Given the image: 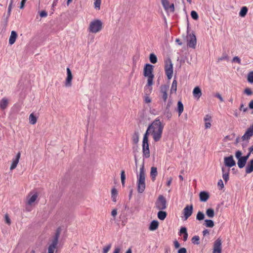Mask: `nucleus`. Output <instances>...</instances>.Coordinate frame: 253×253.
<instances>
[{
  "label": "nucleus",
  "mask_w": 253,
  "mask_h": 253,
  "mask_svg": "<svg viewBox=\"0 0 253 253\" xmlns=\"http://www.w3.org/2000/svg\"><path fill=\"white\" fill-rule=\"evenodd\" d=\"M150 126L151 127V135L153 136L154 141H159L162 136L164 125L162 124L160 119L157 118L150 125Z\"/></svg>",
  "instance_id": "obj_1"
},
{
  "label": "nucleus",
  "mask_w": 253,
  "mask_h": 253,
  "mask_svg": "<svg viewBox=\"0 0 253 253\" xmlns=\"http://www.w3.org/2000/svg\"><path fill=\"white\" fill-rule=\"evenodd\" d=\"M154 66L150 64H145L144 67L143 75L148 78L147 83L145 87V89L146 90L147 88L149 89V92L150 93L152 89L151 86L153 84V79L154 75L153 74L154 70Z\"/></svg>",
  "instance_id": "obj_2"
},
{
  "label": "nucleus",
  "mask_w": 253,
  "mask_h": 253,
  "mask_svg": "<svg viewBox=\"0 0 253 253\" xmlns=\"http://www.w3.org/2000/svg\"><path fill=\"white\" fill-rule=\"evenodd\" d=\"M145 177L146 174L143 164L140 169L139 173L137 175V188L139 193H142L145 189Z\"/></svg>",
  "instance_id": "obj_3"
},
{
  "label": "nucleus",
  "mask_w": 253,
  "mask_h": 253,
  "mask_svg": "<svg viewBox=\"0 0 253 253\" xmlns=\"http://www.w3.org/2000/svg\"><path fill=\"white\" fill-rule=\"evenodd\" d=\"M103 28V23L99 19H95L90 22L88 30L90 33H97Z\"/></svg>",
  "instance_id": "obj_4"
},
{
  "label": "nucleus",
  "mask_w": 253,
  "mask_h": 253,
  "mask_svg": "<svg viewBox=\"0 0 253 253\" xmlns=\"http://www.w3.org/2000/svg\"><path fill=\"white\" fill-rule=\"evenodd\" d=\"M61 233V229L58 228L56 231L55 235L52 241L51 244L49 246L48 248L47 253H54V251L57 248V246L58 243V240Z\"/></svg>",
  "instance_id": "obj_5"
},
{
  "label": "nucleus",
  "mask_w": 253,
  "mask_h": 253,
  "mask_svg": "<svg viewBox=\"0 0 253 253\" xmlns=\"http://www.w3.org/2000/svg\"><path fill=\"white\" fill-rule=\"evenodd\" d=\"M165 70L166 74L169 80L171 79L173 75V64L170 58L165 61Z\"/></svg>",
  "instance_id": "obj_6"
},
{
  "label": "nucleus",
  "mask_w": 253,
  "mask_h": 253,
  "mask_svg": "<svg viewBox=\"0 0 253 253\" xmlns=\"http://www.w3.org/2000/svg\"><path fill=\"white\" fill-rule=\"evenodd\" d=\"M155 207L159 210H164L167 208V201L163 195L158 196L155 202Z\"/></svg>",
  "instance_id": "obj_7"
},
{
  "label": "nucleus",
  "mask_w": 253,
  "mask_h": 253,
  "mask_svg": "<svg viewBox=\"0 0 253 253\" xmlns=\"http://www.w3.org/2000/svg\"><path fill=\"white\" fill-rule=\"evenodd\" d=\"M169 88V85L167 84H162L160 87V97L164 102H166L168 98V91Z\"/></svg>",
  "instance_id": "obj_8"
},
{
  "label": "nucleus",
  "mask_w": 253,
  "mask_h": 253,
  "mask_svg": "<svg viewBox=\"0 0 253 253\" xmlns=\"http://www.w3.org/2000/svg\"><path fill=\"white\" fill-rule=\"evenodd\" d=\"M213 253H221L222 241L219 238L217 239L213 243Z\"/></svg>",
  "instance_id": "obj_9"
},
{
  "label": "nucleus",
  "mask_w": 253,
  "mask_h": 253,
  "mask_svg": "<svg viewBox=\"0 0 253 253\" xmlns=\"http://www.w3.org/2000/svg\"><path fill=\"white\" fill-rule=\"evenodd\" d=\"M142 151L143 156L145 158L150 157V150L148 140H144L142 141Z\"/></svg>",
  "instance_id": "obj_10"
},
{
  "label": "nucleus",
  "mask_w": 253,
  "mask_h": 253,
  "mask_svg": "<svg viewBox=\"0 0 253 253\" xmlns=\"http://www.w3.org/2000/svg\"><path fill=\"white\" fill-rule=\"evenodd\" d=\"M193 211V206L192 204L186 206L183 210L184 220H187L192 214Z\"/></svg>",
  "instance_id": "obj_11"
},
{
  "label": "nucleus",
  "mask_w": 253,
  "mask_h": 253,
  "mask_svg": "<svg viewBox=\"0 0 253 253\" xmlns=\"http://www.w3.org/2000/svg\"><path fill=\"white\" fill-rule=\"evenodd\" d=\"M253 136V125L250 126L247 130L245 134L242 136L241 139L242 141H249L251 137Z\"/></svg>",
  "instance_id": "obj_12"
},
{
  "label": "nucleus",
  "mask_w": 253,
  "mask_h": 253,
  "mask_svg": "<svg viewBox=\"0 0 253 253\" xmlns=\"http://www.w3.org/2000/svg\"><path fill=\"white\" fill-rule=\"evenodd\" d=\"M197 44V40L194 34H190L187 40V46L189 47L195 49Z\"/></svg>",
  "instance_id": "obj_13"
},
{
  "label": "nucleus",
  "mask_w": 253,
  "mask_h": 253,
  "mask_svg": "<svg viewBox=\"0 0 253 253\" xmlns=\"http://www.w3.org/2000/svg\"><path fill=\"white\" fill-rule=\"evenodd\" d=\"M224 165L228 168H231L236 165V162L234 160L233 156L232 155L224 157Z\"/></svg>",
  "instance_id": "obj_14"
},
{
  "label": "nucleus",
  "mask_w": 253,
  "mask_h": 253,
  "mask_svg": "<svg viewBox=\"0 0 253 253\" xmlns=\"http://www.w3.org/2000/svg\"><path fill=\"white\" fill-rule=\"evenodd\" d=\"M67 78L65 82V86L66 87H71L72 86V80L73 79V76L70 68H67Z\"/></svg>",
  "instance_id": "obj_15"
},
{
  "label": "nucleus",
  "mask_w": 253,
  "mask_h": 253,
  "mask_svg": "<svg viewBox=\"0 0 253 253\" xmlns=\"http://www.w3.org/2000/svg\"><path fill=\"white\" fill-rule=\"evenodd\" d=\"M38 197V194L37 193H35L32 195H31V193H30L27 197V204L29 205H32L36 201Z\"/></svg>",
  "instance_id": "obj_16"
},
{
  "label": "nucleus",
  "mask_w": 253,
  "mask_h": 253,
  "mask_svg": "<svg viewBox=\"0 0 253 253\" xmlns=\"http://www.w3.org/2000/svg\"><path fill=\"white\" fill-rule=\"evenodd\" d=\"M20 156H21L20 153L18 152L17 154L16 157L13 159L12 164H11L10 168V170H13L16 168V167H17V165L19 162V159L20 158Z\"/></svg>",
  "instance_id": "obj_17"
},
{
  "label": "nucleus",
  "mask_w": 253,
  "mask_h": 253,
  "mask_svg": "<svg viewBox=\"0 0 253 253\" xmlns=\"http://www.w3.org/2000/svg\"><path fill=\"white\" fill-rule=\"evenodd\" d=\"M199 198L201 202H205L209 199L210 195L207 192L202 191L199 194Z\"/></svg>",
  "instance_id": "obj_18"
},
{
  "label": "nucleus",
  "mask_w": 253,
  "mask_h": 253,
  "mask_svg": "<svg viewBox=\"0 0 253 253\" xmlns=\"http://www.w3.org/2000/svg\"><path fill=\"white\" fill-rule=\"evenodd\" d=\"M159 222L157 220H154L150 224L149 229L150 231H155L157 230L159 226Z\"/></svg>",
  "instance_id": "obj_19"
},
{
  "label": "nucleus",
  "mask_w": 253,
  "mask_h": 253,
  "mask_svg": "<svg viewBox=\"0 0 253 253\" xmlns=\"http://www.w3.org/2000/svg\"><path fill=\"white\" fill-rule=\"evenodd\" d=\"M253 171V159H251L246 167V173H250Z\"/></svg>",
  "instance_id": "obj_20"
},
{
  "label": "nucleus",
  "mask_w": 253,
  "mask_h": 253,
  "mask_svg": "<svg viewBox=\"0 0 253 253\" xmlns=\"http://www.w3.org/2000/svg\"><path fill=\"white\" fill-rule=\"evenodd\" d=\"M17 34L16 32L14 31H12L11 32V35H10V38L9 39V43L10 45L13 44L15 42L16 39L17 38Z\"/></svg>",
  "instance_id": "obj_21"
},
{
  "label": "nucleus",
  "mask_w": 253,
  "mask_h": 253,
  "mask_svg": "<svg viewBox=\"0 0 253 253\" xmlns=\"http://www.w3.org/2000/svg\"><path fill=\"white\" fill-rule=\"evenodd\" d=\"M193 96L199 99L202 95V92L200 88L198 86L195 87L193 91Z\"/></svg>",
  "instance_id": "obj_22"
},
{
  "label": "nucleus",
  "mask_w": 253,
  "mask_h": 253,
  "mask_svg": "<svg viewBox=\"0 0 253 253\" xmlns=\"http://www.w3.org/2000/svg\"><path fill=\"white\" fill-rule=\"evenodd\" d=\"M8 101L6 98H3L0 101V108L1 110H4L8 105Z\"/></svg>",
  "instance_id": "obj_23"
},
{
  "label": "nucleus",
  "mask_w": 253,
  "mask_h": 253,
  "mask_svg": "<svg viewBox=\"0 0 253 253\" xmlns=\"http://www.w3.org/2000/svg\"><path fill=\"white\" fill-rule=\"evenodd\" d=\"M158 174L157 169L156 167H152L151 168L150 176L152 177V180L154 181L156 179V177Z\"/></svg>",
  "instance_id": "obj_24"
},
{
  "label": "nucleus",
  "mask_w": 253,
  "mask_h": 253,
  "mask_svg": "<svg viewBox=\"0 0 253 253\" xmlns=\"http://www.w3.org/2000/svg\"><path fill=\"white\" fill-rule=\"evenodd\" d=\"M184 110V106L181 101H178L177 102V111L178 113V116H180Z\"/></svg>",
  "instance_id": "obj_25"
},
{
  "label": "nucleus",
  "mask_w": 253,
  "mask_h": 253,
  "mask_svg": "<svg viewBox=\"0 0 253 253\" xmlns=\"http://www.w3.org/2000/svg\"><path fill=\"white\" fill-rule=\"evenodd\" d=\"M246 163V160H245V159L243 157L238 159V166L240 169L243 168L245 166Z\"/></svg>",
  "instance_id": "obj_26"
},
{
  "label": "nucleus",
  "mask_w": 253,
  "mask_h": 253,
  "mask_svg": "<svg viewBox=\"0 0 253 253\" xmlns=\"http://www.w3.org/2000/svg\"><path fill=\"white\" fill-rule=\"evenodd\" d=\"M167 215V212L165 211H163V210H160V211L158 212V217L161 220H164L166 218Z\"/></svg>",
  "instance_id": "obj_27"
},
{
  "label": "nucleus",
  "mask_w": 253,
  "mask_h": 253,
  "mask_svg": "<svg viewBox=\"0 0 253 253\" xmlns=\"http://www.w3.org/2000/svg\"><path fill=\"white\" fill-rule=\"evenodd\" d=\"M132 139L133 143L135 144L138 143L139 140V132L138 131H134L132 136Z\"/></svg>",
  "instance_id": "obj_28"
},
{
  "label": "nucleus",
  "mask_w": 253,
  "mask_h": 253,
  "mask_svg": "<svg viewBox=\"0 0 253 253\" xmlns=\"http://www.w3.org/2000/svg\"><path fill=\"white\" fill-rule=\"evenodd\" d=\"M118 196V191L115 188H114L111 190V198L114 202L117 201V197Z\"/></svg>",
  "instance_id": "obj_29"
},
{
  "label": "nucleus",
  "mask_w": 253,
  "mask_h": 253,
  "mask_svg": "<svg viewBox=\"0 0 253 253\" xmlns=\"http://www.w3.org/2000/svg\"><path fill=\"white\" fill-rule=\"evenodd\" d=\"M177 81L175 80H174L172 82L171 88H170V93H172L173 92L176 93L177 91Z\"/></svg>",
  "instance_id": "obj_30"
},
{
  "label": "nucleus",
  "mask_w": 253,
  "mask_h": 253,
  "mask_svg": "<svg viewBox=\"0 0 253 253\" xmlns=\"http://www.w3.org/2000/svg\"><path fill=\"white\" fill-rule=\"evenodd\" d=\"M248 9L246 6H243L241 8V10L239 12L240 16L244 17L248 12Z\"/></svg>",
  "instance_id": "obj_31"
},
{
  "label": "nucleus",
  "mask_w": 253,
  "mask_h": 253,
  "mask_svg": "<svg viewBox=\"0 0 253 253\" xmlns=\"http://www.w3.org/2000/svg\"><path fill=\"white\" fill-rule=\"evenodd\" d=\"M206 214L209 218H213L214 216V210L211 208L208 209L206 210Z\"/></svg>",
  "instance_id": "obj_32"
},
{
  "label": "nucleus",
  "mask_w": 253,
  "mask_h": 253,
  "mask_svg": "<svg viewBox=\"0 0 253 253\" xmlns=\"http://www.w3.org/2000/svg\"><path fill=\"white\" fill-rule=\"evenodd\" d=\"M150 134H151V127L149 125L147 129L146 132L144 134L143 140H148V135Z\"/></svg>",
  "instance_id": "obj_33"
},
{
  "label": "nucleus",
  "mask_w": 253,
  "mask_h": 253,
  "mask_svg": "<svg viewBox=\"0 0 253 253\" xmlns=\"http://www.w3.org/2000/svg\"><path fill=\"white\" fill-rule=\"evenodd\" d=\"M150 61L153 63L155 64L157 62V57L154 53H151L149 56Z\"/></svg>",
  "instance_id": "obj_34"
},
{
  "label": "nucleus",
  "mask_w": 253,
  "mask_h": 253,
  "mask_svg": "<svg viewBox=\"0 0 253 253\" xmlns=\"http://www.w3.org/2000/svg\"><path fill=\"white\" fill-rule=\"evenodd\" d=\"M37 119L36 116L33 113L31 114L29 116V122L31 125H35L37 122Z\"/></svg>",
  "instance_id": "obj_35"
},
{
  "label": "nucleus",
  "mask_w": 253,
  "mask_h": 253,
  "mask_svg": "<svg viewBox=\"0 0 253 253\" xmlns=\"http://www.w3.org/2000/svg\"><path fill=\"white\" fill-rule=\"evenodd\" d=\"M204 213L201 211H199L196 215V219L199 221L202 220L205 218Z\"/></svg>",
  "instance_id": "obj_36"
},
{
  "label": "nucleus",
  "mask_w": 253,
  "mask_h": 253,
  "mask_svg": "<svg viewBox=\"0 0 253 253\" xmlns=\"http://www.w3.org/2000/svg\"><path fill=\"white\" fill-rule=\"evenodd\" d=\"M205 225L207 227L212 228L214 226V222L211 219H206L205 220Z\"/></svg>",
  "instance_id": "obj_37"
},
{
  "label": "nucleus",
  "mask_w": 253,
  "mask_h": 253,
  "mask_svg": "<svg viewBox=\"0 0 253 253\" xmlns=\"http://www.w3.org/2000/svg\"><path fill=\"white\" fill-rule=\"evenodd\" d=\"M199 240L200 237L198 236H194L191 239L192 242L195 245H199L200 244Z\"/></svg>",
  "instance_id": "obj_38"
},
{
  "label": "nucleus",
  "mask_w": 253,
  "mask_h": 253,
  "mask_svg": "<svg viewBox=\"0 0 253 253\" xmlns=\"http://www.w3.org/2000/svg\"><path fill=\"white\" fill-rule=\"evenodd\" d=\"M162 1V4L164 7V8L166 10L169 9V2L168 0H161Z\"/></svg>",
  "instance_id": "obj_39"
},
{
  "label": "nucleus",
  "mask_w": 253,
  "mask_h": 253,
  "mask_svg": "<svg viewBox=\"0 0 253 253\" xmlns=\"http://www.w3.org/2000/svg\"><path fill=\"white\" fill-rule=\"evenodd\" d=\"M101 0H95L94 2V7L96 9H100Z\"/></svg>",
  "instance_id": "obj_40"
},
{
  "label": "nucleus",
  "mask_w": 253,
  "mask_h": 253,
  "mask_svg": "<svg viewBox=\"0 0 253 253\" xmlns=\"http://www.w3.org/2000/svg\"><path fill=\"white\" fill-rule=\"evenodd\" d=\"M191 16L192 18L194 20H197L199 17L197 12L194 10L191 11Z\"/></svg>",
  "instance_id": "obj_41"
},
{
  "label": "nucleus",
  "mask_w": 253,
  "mask_h": 253,
  "mask_svg": "<svg viewBox=\"0 0 253 253\" xmlns=\"http://www.w3.org/2000/svg\"><path fill=\"white\" fill-rule=\"evenodd\" d=\"M248 81L251 83H253V71L249 73L248 75Z\"/></svg>",
  "instance_id": "obj_42"
},
{
  "label": "nucleus",
  "mask_w": 253,
  "mask_h": 253,
  "mask_svg": "<svg viewBox=\"0 0 253 253\" xmlns=\"http://www.w3.org/2000/svg\"><path fill=\"white\" fill-rule=\"evenodd\" d=\"M172 99L170 98V97H169V101H168L167 104H166V110H170V108L171 106L172 105Z\"/></svg>",
  "instance_id": "obj_43"
},
{
  "label": "nucleus",
  "mask_w": 253,
  "mask_h": 253,
  "mask_svg": "<svg viewBox=\"0 0 253 253\" xmlns=\"http://www.w3.org/2000/svg\"><path fill=\"white\" fill-rule=\"evenodd\" d=\"M111 247V244H110L108 245L107 246L104 247L103 249L102 253H107L109 252V251L110 250Z\"/></svg>",
  "instance_id": "obj_44"
},
{
  "label": "nucleus",
  "mask_w": 253,
  "mask_h": 253,
  "mask_svg": "<svg viewBox=\"0 0 253 253\" xmlns=\"http://www.w3.org/2000/svg\"><path fill=\"white\" fill-rule=\"evenodd\" d=\"M165 115L168 120H169L172 117V114L170 110H166Z\"/></svg>",
  "instance_id": "obj_45"
},
{
  "label": "nucleus",
  "mask_w": 253,
  "mask_h": 253,
  "mask_svg": "<svg viewBox=\"0 0 253 253\" xmlns=\"http://www.w3.org/2000/svg\"><path fill=\"white\" fill-rule=\"evenodd\" d=\"M242 153L240 150L237 151L235 153V157L237 160L240 159L241 158H242Z\"/></svg>",
  "instance_id": "obj_46"
},
{
  "label": "nucleus",
  "mask_w": 253,
  "mask_h": 253,
  "mask_svg": "<svg viewBox=\"0 0 253 253\" xmlns=\"http://www.w3.org/2000/svg\"><path fill=\"white\" fill-rule=\"evenodd\" d=\"M244 93H246L248 95H251L253 94V91L249 88H246L244 90Z\"/></svg>",
  "instance_id": "obj_47"
},
{
  "label": "nucleus",
  "mask_w": 253,
  "mask_h": 253,
  "mask_svg": "<svg viewBox=\"0 0 253 253\" xmlns=\"http://www.w3.org/2000/svg\"><path fill=\"white\" fill-rule=\"evenodd\" d=\"M4 218L5 222L7 224L10 225L11 224V220L9 218L8 215L7 214H5Z\"/></svg>",
  "instance_id": "obj_48"
},
{
  "label": "nucleus",
  "mask_w": 253,
  "mask_h": 253,
  "mask_svg": "<svg viewBox=\"0 0 253 253\" xmlns=\"http://www.w3.org/2000/svg\"><path fill=\"white\" fill-rule=\"evenodd\" d=\"M222 177L225 182L229 180V174L225 173H222Z\"/></svg>",
  "instance_id": "obj_49"
},
{
  "label": "nucleus",
  "mask_w": 253,
  "mask_h": 253,
  "mask_svg": "<svg viewBox=\"0 0 253 253\" xmlns=\"http://www.w3.org/2000/svg\"><path fill=\"white\" fill-rule=\"evenodd\" d=\"M180 233L181 234H183L187 233L186 228L185 227H181L180 230Z\"/></svg>",
  "instance_id": "obj_50"
},
{
  "label": "nucleus",
  "mask_w": 253,
  "mask_h": 253,
  "mask_svg": "<svg viewBox=\"0 0 253 253\" xmlns=\"http://www.w3.org/2000/svg\"><path fill=\"white\" fill-rule=\"evenodd\" d=\"M177 253H187V250L185 248H181L178 250Z\"/></svg>",
  "instance_id": "obj_51"
},
{
  "label": "nucleus",
  "mask_w": 253,
  "mask_h": 253,
  "mask_svg": "<svg viewBox=\"0 0 253 253\" xmlns=\"http://www.w3.org/2000/svg\"><path fill=\"white\" fill-rule=\"evenodd\" d=\"M232 62H236L240 64L241 60L238 56H235L233 58Z\"/></svg>",
  "instance_id": "obj_52"
},
{
  "label": "nucleus",
  "mask_w": 253,
  "mask_h": 253,
  "mask_svg": "<svg viewBox=\"0 0 253 253\" xmlns=\"http://www.w3.org/2000/svg\"><path fill=\"white\" fill-rule=\"evenodd\" d=\"M121 179L123 180H125L126 179V174L124 170H122L121 173Z\"/></svg>",
  "instance_id": "obj_53"
},
{
  "label": "nucleus",
  "mask_w": 253,
  "mask_h": 253,
  "mask_svg": "<svg viewBox=\"0 0 253 253\" xmlns=\"http://www.w3.org/2000/svg\"><path fill=\"white\" fill-rule=\"evenodd\" d=\"M229 171H230V169H229V168H227V169H226L225 168L223 167V168H222V173H227V174H229Z\"/></svg>",
  "instance_id": "obj_54"
},
{
  "label": "nucleus",
  "mask_w": 253,
  "mask_h": 253,
  "mask_svg": "<svg viewBox=\"0 0 253 253\" xmlns=\"http://www.w3.org/2000/svg\"><path fill=\"white\" fill-rule=\"evenodd\" d=\"M218 185L220 187V189H222L224 187V184L223 181L221 179H220L218 181Z\"/></svg>",
  "instance_id": "obj_55"
},
{
  "label": "nucleus",
  "mask_w": 253,
  "mask_h": 253,
  "mask_svg": "<svg viewBox=\"0 0 253 253\" xmlns=\"http://www.w3.org/2000/svg\"><path fill=\"white\" fill-rule=\"evenodd\" d=\"M214 96L217 97V98H218L220 100V101H221V102H223L224 101L223 98L221 96V95L219 93H216L214 95Z\"/></svg>",
  "instance_id": "obj_56"
},
{
  "label": "nucleus",
  "mask_w": 253,
  "mask_h": 253,
  "mask_svg": "<svg viewBox=\"0 0 253 253\" xmlns=\"http://www.w3.org/2000/svg\"><path fill=\"white\" fill-rule=\"evenodd\" d=\"M27 0H22L20 2V8L23 9L24 7L25 3Z\"/></svg>",
  "instance_id": "obj_57"
},
{
  "label": "nucleus",
  "mask_w": 253,
  "mask_h": 253,
  "mask_svg": "<svg viewBox=\"0 0 253 253\" xmlns=\"http://www.w3.org/2000/svg\"><path fill=\"white\" fill-rule=\"evenodd\" d=\"M240 110L241 111H243V112H245L247 111V108L244 107V105L243 104H242L240 107Z\"/></svg>",
  "instance_id": "obj_58"
},
{
  "label": "nucleus",
  "mask_w": 253,
  "mask_h": 253,
  "mask_svg": "<svg viewBox=\"0 0 253 253\" xmlns=\"http://www.w3.org/2000/svg\"><path fill=\"white\" fill-rule=\"evenodd\" d=\"M40 16L42 17H46L47 15L45 11H42L40 14Z\"/></svg>",
  "instance_id": "obj_59"
},
{
  "label": "nucleus",
  "mask_w": 253,
  "mask_h": 253,
  "mask_svg": "<svg viewBox=\"0 0 253 253\" xmlns=\"http://www.w3.org/2000/svg\"><path fill=\"white\" fill-rule=\"evenodd\" d=\"M117 214V210L115 209L114 210H112V212H111V215L113 216V217H115Z\"/></svg>",
  "instance_id": "obj_60"
},
{
  "label": "nucleus",
  "mask_w": 253,
  "mask_h": 253,
  "mask_svg": "<svg viewBox=\"0 0 253 253\" xmlns=\"http://www.w3.org/2000/svg\"><path fill=\"white\" fill-rule=\"evenodd\" d=\"M169 9L170 10L171 12H174V4L172 3L171 4L169 5Z\"/></svg>",
  "instance_id": "obj_61"
},
{
  "label": "nucleus",
  "mask_w": 253,
  "mask_h": 253,
  "mask_svg": "<svg viewBox=\"0 0 253 253\" xmlns=\"http://www.w3.org/2000/svg\"><path fill=\"white\" fill-rule=\"evenodd\" d=\"M174 247L176 248V249H177L178 248L180 247V244L178 243V242L177 241H175L174 242Z\"/></svg>",
  "instance_id": "obj_62"
},
{
  "label": "nucleus",
  "mask_w": 253,
  "mask_h": 253,
  "mask_svg": "<svg viewBox=\"0 0 253 253\" xmlns=\"http://www.w3.org/2000/svg\"><path fill=\"white\" fill-rule=\"evenodd\" d=\"M144 101L146 103H150L151 102V99L149 96H146L144 99Z\"/></svg>",
  "instance_id": "obj_63"
},
{
  "label": "nucleus",
  "mask_w": 253,
  "mask_h": 253,
  "mask_svg": "<svg viewBox=\"0 0 253 253\" xmlns=\"http://www.w3.org/2000/svg\"><path fill=\"white\" fill-rule=\"evenodd\" d=\"M249 107L251 109H253V100L251 101V102L249 103Z\"/></svg>",
  "instance_id": "obj_64"
}]
</instances>
